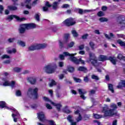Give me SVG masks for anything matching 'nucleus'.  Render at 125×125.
I'll return each mask as SVG.
<instances>
[{
	"label": "nucleus",
	"mask_w": 125,
	"mask_h": 125,
	"mask_svg": "<svg viewBox=\"0 0 125 125\" xmlns=\"http://www.w3.org/2000/svg\"><path fill=\"white\" fill-rule=\"evenodd\" d=\"M8 8H9L10 10H16V9H17V7L13 6H9Z\"/></svg>",
	"instance_id": "ea45409f"
},
{
	"label": "nucleus",
	"mask_w": 125,
	"mask_h": 125,
	"mask_svg": "<svg viewBox=\"0 0 125 125\" xmlns=\"http://www.w3.org/2000/svg\"><path fill=\"white\" fill-rule=\"evenodd\" d=\"M72 34L73 37H77L79 36V34H78L77 31H76V30H73L72 31Z\"/></svg>",
	"instance_id": "c9c22d12"
},
{
	"label": "nucleus",
	"mask_w": 125,
	"mask_h": 125,
	"mask_svg": "<svg viewBox=\"0 0 125 125\" xmlns=\"http://www.w3.org/2000/svg\"><path fill=\"white\" fill-rule=\"evenodd\" d=\"M80 110H81V109H78V110H76V111H75V115H78V114H79V117L77 119V122H80V121H82V116H81V113H80Z\"/></svg>",
	"instance_id": "4be33fe9"
},
{
	"label": "nucleus",
	"mask_w": 125,
	"mask_h": 125,
	"mask_svg": "<svg viewBox=\"0 0 125 125\" xmlns=\"http://www.w3.org/2000/svg\"><path fill=\"white\" fill-rule=\"evenodd\" d=\"M70 38V34H64L63 37V41L59 40V44L60 47H63V45H64V43H66L68 42V39Z\"/></svg>",
	"instance_id": "f8f14e48"
},
{
	"label": "nucleus",
	"mask_w": 125,
	"mask_h": 125,
	"mask_svg": "<svg viewBox=\"0 0 125 125\" xmlns=\"http://www.w3.org/2000/svg\"><path fill=\"white\" fill-rule=\"evenodd\" d=\"M125 18H123V19H119L118 20V24H120L121 27H125Z\"/></svg>",
	"instance_id": "a211bd4d"
},
{
	"label": "nucleus",
	"mask_w": 125,
	"mask_h": 125,
	"mask_svg": "<svg viewBox=\"0 0 125 125\" xmlns=\"http://www.w3.org/2000/svg\"><path fill=\"white\" fill-rule=\"evenodd\" d=\"M2 58L4 59V58H10L9 56L7 55H4L2 56Z\"/></svg>",
	"instance_id": "052dcab7"
},
{
	"label": "nucleus",
	"mask_w": 125,
	"mask_h": 125,
	"mask_svg": "<svg viewBox=\"0 0 125 125\" xmlns=\"http://www.w3.org/2000/svg\"><path fill=\"white\" fill-rule=\"evenodd\" d=\"M47 45L46 43L43 44H34L30 46L28 49L29 50H36V49H41V48H45Z\"/></svg>",
	"instance_id": "6e6552de"
},
{
	"label": "nucleus",
	"mask_w": 125,
	"mask_h": 125,
	"mask_svg": "<svg viewBox=\"0 0 125 125\" xmlns=\"http://www.w3.org/2000/svg\"><path fill=\"white\" fill-rule=\"evenodd\" d=\"M31 0H26L25 2V5L26 6V7L27 8H28L29 9H31V8H32L31 5H29V3L31 2Z\"/></svg>",
	"instance_id": "393cba45"
},
{
	"label": "nucleus",
	"mask_w": 125,
	"mask_h": 125,
	"mask_svg": "<svg viewBox=\"0 0 125 125\" xmlns=\"http://www.w3.org/2000/svg\"><path fill=\"white\" fill-rule=\"evenodd\" d=\"M89 11H90V10H83V9H80L79 10V13L80 14H83V13H86L87 12H89Z\"/></svg>",
	"instance_id": "bb28decb"
},
{
	"label": "nucleus",
	"mask_w": 125,
	"mask_h": 125,
	"mask_svg": "<svg viewBox=\"0 0 125 125\" xmlns=\"http://www.w3.org/2000/svg\"><path fill=\"white\" fill-rule=\"evenodd\" d=\"M94 33H95V34H97L98 35L100 34V32H99V30H95Z\"/></svg>",
	"instance_id": "338daca9"
},
{
	"label": "nucleus",
	"mask_w": 125,
	"mask_h": 125,
	"mask_svg": "<svg viewBox=\"0 0 125 125\" xmlns=\"http://www.w3.org/2000/svg\"><path fill=\"white\" fill-rule=\"evenodd\" d=\"M59 67H62L64 66V62H59Z\"/></svg>",
	"instance_id": "5fc2aeb1"
},
{
	"label": "nucleus",
	"mask_w": 125,
	"mask_h": 125,
	"mask_svg": "<svg viewBox=\"0 0 125 125\" xmlns=\"http://www.w3.org/2000/svg\"><path fill=\"white\" fill-rule=\"evenodd\" d=\"M75 55H77V53L70 54L68 52H64L62 54H61L59 56V58L61 60H64L65 57H69L70 61H72L75 64H80L81 62V64H84V61L82 60L81 58L80 59H77L76 57H74Z\"/></svg>",
	"instance_id": "f257e3e1"
},
{
	"label": "nucleus",
	"mask_w": 125,
	"mask_h": 125,
	"mask_svg": "<svg viewBox=\"0 0 125 125\" xmlns=\"http://www.w3.org/2000/svg\"><path fill=\"white\" fill-rule=\"evenodd\" d=\"M109 109V106L107 104H104V106L103 107V112L104 114L105 117H108L109 116H113V115H115L114 112H115V110L114 109H110L108 110Z\"/></svg>",
	"instance_id": "0eeeda50"
},
{
	"label": "nucleus",
	"mask_w": 125,
	"mask_h": 125,
	"mask_svg": "<svg viewBox=\"0 0 125 125\" xmlns=\"http://www.w3.org/2000/svg\"><path fill=\"white\" fill-rule=\"evenodd\" d=\"M100 22H107L108 21V19L105 18H101L99 19Z\"/></svg>",
	"instance_id": "4c0bfd02"
},
{
	"label": "nucleus",
	"mask_w": 125,
	"mask_h": 125,
	"mask_svg": "<svg viewBox=\"0 0 125 125\" xmlns=\"http://www.w3.org/2000/svg\"><path fill=\"white\" fill-rule=\"evenodd\" d=\"M37 1L38 0H34V1L32 3V5H36V4H37Z\"/></svg>",
	"instance_id": "0e129e2a"
},
{
	"label": "nucleus",
	"mask_w": 125,
	"mask_h": 125,
	"mask_svg": "<svg viewBox=\"0 0 125 125\" xmlns=\"http://www.w3.org/2000/svg\"><path fill=\"white\" fill-rule=\"evenodd\" d=\"M92 79L93 80H96V81L99 80V78H98V76L95 75H92Z\"/></svg>",
	"instance_id": "a18cd8bd"
},
{
	"label": "nucleus",
	"mask_w": 125,
	"mask_h": 125,
	"mask_svg": "<svg viewBox=\"0 0 125 125\" xmlns=\"http://www.w3.org/2000/svg\"><path fill=\"white\" fill-rule=\"evenodd\" d=\"M83 48H84V45L81 44L79 46V49H80V50H83Z\"/></svg>",
	"instance_id": "603ef678"
},
{
	"label": "nucleus",
	"mask_w": 125,
	"mask_h": 125,
	"mask_svg": "<svg viewBox=\"0 0 125 125\" xmlns=\"http://www.w3.org/2000/svg\"><path fill=\"white\" fill-rule=\"evenodd\" d=\"M2 81V83H0V85H3V86H11L12 88L17 85V83H16L15 81H12L11 82H9L7 78H3Z\"/></svg>",
	"instance_id": "39448f33"
},
{
	"label": "nucleus",
	"mask_w": 125,
	"mask_h": 125,
	"mask_svg": "<svg viewBox=\"0 0 125 125\" xmlns=\"http://www.w3.org/2000/svg\"><path fill=\"white\" fill-rule=\"evenodd\" d=\"M73 80L75 81V82H76V83H81V82H82V80L76 77H74Z\"/></svg>",
	"instance_id": "37998d69"
},
{
	"label": "nucleus",
	"mask_w": 125,
	"mask_h": 125,
	"mask_svg": "<svg viewBox=\"0 0 125 125\" xmlns=\"http://www.w3.org/2000/svg\"><path fill=\"white\" fill-rule=\"evenodd\" d=\"M89 45L92 49H95V48L97 47L95 46V44H94L92 42H89Z\"/></svg>",
	"instance_id": "7c9ffc66"
},
{
	"label": "nucleus",
	"mask_w": 125,
	"mask_h": 125,
	"mask_svg": "<svg viewBox=\"0 0 125 125\" xmlns=\"http://www.w3.org/2000/svg\"><path fill=\"white\" fill-rule=\"evenodd\" d=\"M27 30H30V29H35L37 25L35 23H25Z\"/></svg>",
	"instance_id": "f3484780"
},
{
	"label": "nucleus",
	"mask_w": 125,
	"mask_h": 125,
	"mask_svg": "<svg viewBox=\"0 0 125 125\" xmlns=\"http://www.w3.org/2000/svg\"><path fill=\"white\" fill-rule=\"evenodd\" d=\"M104 35L106 39L108 40H109V41H112L113 39H115V36L113 34V33H110V36L108 35V34L106 33H104Z\"/></svg>",
	"instance_id": "aec40b11"
},
{
	"label": "nucleus",
	"mask_w": 125,
	"mask_h": 125,
	"mask_svg": "<svg viewBox=\"0 0 125 125\" xmlns=\"http://www.w3.org/2000/svg\"><path fill=\"white\" fill-rule=\"evenodd\" d=\"M56 84V82L54 81V80H52L51 82L49 84V86L50 87L53 86V85H55Z\"/></svg>",
	"instance_id": "79ce46f5"
},
{
	"label": "nucleus",
	"mask_w": 125,
	"mask_h": 125,
	"mask_svg": "<svg viewBox=\"0 0 125 125\" xmlns=\"http://www.w3.org/2000/svg\"><path fill=\"white\" fill-rule=\"evenodd\" d=\"M38 118L40 120V122H42L43 123H47L48 124V125H56L55 122L52 120L47 121L45 119V116H44V113L42 112H40L38 113Z\"/></svg>",
	"instance_id": "20e7f679"
},
{
	"label": "nucleus",
	"mask_w": 125,
	"mask_h": 125,
	"mask_svg": "<svg viewBox=\"0 0 125 125\" xmlns=\"http://www.w3.org/2000/svg\"><path fill=\"white\" fill-rule=\"evenodd\" d=\"M74 44L75 43L73 42H71L70 43L68 44V47H73Z\"/></svg>",
	"instance_id": "8fccbe9b"
},
{
	"label": "nucleus",
	"mask_w": 125,
	"mask_h": 125,
	"mask_svg": "<svg viewBox=\"0 0 125 125\" xmlns=\"http://www.w3.org/2000/svg\"><path fill=\"white\" fill-rule=\"evenodd\" d=\"M67 70L70 73H73L75 71V68L72 66H69L67 68Z\"/></svg>",
	"instance_id": "473e14b6"
},
{
	"label": "nucleus",
	"mask_w": 125,
	"mask_h": 125,
	"mask_svg": "<svg viewBox=\"0 0 125 125\" xmlns=\"http://www.w3.org/2000/svg\"><path fill=\"white\" fill-rule=\"evenodd\" d=\"M89 56L90 58V62H91L93 65H96V64H97V59L95 56V54L90 53L89 54Z\"/></svg>",
	"instance_id": "ddd939ff"
},
{
	"label": "nucleus",
	"mask_w": 125,
	"mask_h": 125,
	"mask_svg": "<svg viewBox=\"0 0 125 125\" xmlns=\"http://www.w3.org/2000/svg\"><path fill=\"white\" fill-rule=\"evenodd\" d=\"M83 81L85 83H88V81H89V79H88V76L84 77Z\"/></svg>",
	"instance_id": "3c124183"
},
{
	"label": "nucleus",
	"mask_w": 125,
	"mask_h": 125,
	"mask_svg": "<svg viewBox=\"0 0 125 125\" xmlns=\"http://www.w3.org/2000/svg\"><path fill=\"white\" fill-rule=\"evenodd\" d=\"M27 30V26H26V24H21L20 25V27L19 29V32L20 34H24L25 31Z\"/></svg>",
	"instance_id": "2eb2a0df"
},
{
	"label": "nucleus",
	"mask_w": 125,
	"mask_h": 125,
	"mask_svg": "<svg viewBox=\"0 0 125 125\" xmlns=\"http://www.w3.org/2000/svg\"><path fill=\"white\" fill-rule=\"evenodd\" d=\"M2 11H3V6H2L1 5H0V13H2Z\"/></svg>",
	"instance_id": "13d9d810"
},
{
	"label": "nucleus",
	"mask_w": 125,
	"mask_h": 125,
	"mask_svg": "<svg viewBox=\"0 0 125 125\" xmlns=\"http://www.w3.org/2000/svg\"><path fill=\"white\" fill-rule=\"evenodd\" d=\"M21 91L18 90L16 92V96H21Z\"/></svg>",
	"instance_id": "c03bdc74"
},
{
	"label": "nucleus",
	"mask_w": 125,
	"mask_h": 125,
	"mask_svg": "<svg viewBox=\"0 0 125 125\" xmlns=\"http://www.w3.org/2000/svg\"><path fill=\"white\" fill-rule=\"evenodd\" d=\"M13 71L16 73H20V72L22 71V68L20 67H15L13 68Z\"/></svg>",
	"instance_id": "2f4dec72"
},
{
	"label": "nucleus",
	"mask_w": 125,
	"mask_h": 125,
	"mask_svg": "<svg viewBox=\"0 0 125 125\" xmlns=\"http://www.w3.org/2000/svg\"><path fill=\"white\" fill-rule=\"evenodd\" d=\"M63 111L65 113H66L67 114H69L71 113V111L70 110L68 109V107L66 106L64 109H63Z\"/></svg>",
	"instance_id": "58836bf2"
},
{
	"label": "nucleus",
	"mask_w": 125,
	"mask_h": 125,
	"mask_svg": "<svg viewBox=\"0 0 125 125\" xmlns=\"http://www.w3.org/2000/svg\"><path fill=\"white\" fill-rule=\"evenodd\" d=\"M117 58L118 59H120V60H125V57L123 56V55L119 54L118 55Z\"/></svg>",
	"instance_id": "f704fd0d"
},
{
	"label": "nucleus",
	"mask_w": 125,
	"mask_h": 125,
	"mask_svg": "<svg viewBox=\"0 0 125 125\" xmlns=\"http://www.w3.org/2000/svg\"><path fill=\"white\" fill-rule=\"evenodd\" d=\"M110 107L111 108H112V109H113V110H114V112H113L114 114L113 115H117V111H116L115 110V109H118V106H117V104H112L110 105Z\"/></svg>",
	"instance_id": "b1692460"
},
{
	"label": "nucleus",
	"mask_w": 125,
	"mask_h": 125,
	"mask_svg": "<svg viewBox=\"0 0 125 125\" xmlns=\"http://www.w3.org/2000/svg\"><path fill=\"white\" fill-rule=\"evenodd\" d=\"M57 69V64L56 62L49 63L43 68L44 71L47 74H53Z\"/></svg>",
	"instance_id": "7ed1b4c3"
},
{
	"label": "nucleus",
	"mask_w": 125,
	"mask_h": 125,
	"mask_svg": "<svg viewBox=\"0 0 125 125\" xmlns=\"http://www.w3.org/2000/svg\"><path fill=\"white\" fill-rule=\"evenodd\" d=\"M43 99L44 101L46 102H49L50 104H52L53 106H55L57 107V109L59 110L60 111V108H61L62 106L60 104H56L53 102H52L49 99L47 98L46 97H43Z\"/></svg>",
	"instance_id": "9d476101"
},
{
	"label": "nucleus",
	"mask_w": 125,
	"mask_h": 125,
	"mask_svg": "<svg viewBox=\"0 0 125 125\" xmlns=\"http://www.w3.org/2000/svg\"><path fill=\"white\" fill-rule=\"evenodd\" d=\"M62 24L63 25H65V26H73V25H75V24H76V21H75L74 19L69 18L65 20L62 22Z\"/></svg>",
	"instance_id": "9b49d317"
},
{
	"label": "nucleus",
	"mask_w": 125,
	"mask_h": 125,
	"mask_svg": "<svg viewBox=\"0 0 125 125\" xmlns=\"http://www.w3.org/2000/svg\"><path fill=\"white\" fill-rule=\"evenodd\" d=\"M41 16V14L37 13L35 15V18L37 21H40V16Z\"/></svg>",
	"instance_id": "a19ab883"
},
{
	"label": "nucleus",
	"mask_w": 125,
	"mask_h": 125,
	"mask_svg": "<svg viewBox=\"0 0 125 125\" xmlns=\"http://www.w3.org/2000/svg\"><path fill=\"white\" fill-rule=\"evenodd\" d=\"M99 61H105V60H110L111 62L113 64V65H115L116 64V59L112 57H109V58L107 57V56L104 55H100L99 57Z\"/></svg>",
	"instance_id": "1a4fd4ad"
},
{
	"label": "nucleus",
	"mask_w": 125,
	"mask_h": 125,
	"mask_svg": "<svg viewBox=\"0 0 125 125\" xmlns=\"http://www.w3.org/2000/svg\"><path fill=\"white\" fill-rule=\"evenodd\" d=\"M78 71H81L83 72H87V70L86 69V68L83 67V66H80L78 68Z\"/></svg>",
	"instance_id": "cd10ccee"
},
{
	"label": "nucleus",
	"mask_w": 125,
	"mask_h": 125,
	"mask_svg": "<svg viewBox=\"0 0 125 125\" xmlns=\"http://www.w3.org/2000/svg\"><path fill=\"white\" fill-rule=\"evenodd\" d=\"M13 18H15V19H16L17 21H20V22H21V21H24V20H25L24 18H20L19 17L15 15L9 16L7 18L6 20H7L8 21H11V20H12Z\"/></svg>",
	"instance_id": "4468645a"
},
{
	"label": "nucleus",
	"mask_w": 125,
	"mask_h": 125,
	"mask_svg": "<svg viewBox=\"0 0 125 125\" xmlns=\"http://www.w3.org/2000/svg\"><path fill=\"white\" fill-rule=\"evenodd\" d=\"M15 38H9L8 40V42H15Z\"/></svg>",
	"instance_id": "09e8293b"
},
{
	"label": "nucleus",
	"mask_w": 125,
	"mask_h": 125,
	"mask_svg": "<svg viewBox=\"0 0 125 125\" xmlns=\"http://www.w3.org/2000/svg\"><path fill=\"white\" fill-rule=\"evenodd\" d=\"M112 125H117V120H114L113 122Z\"/></svg>",
	"instance_id": "774afa93"
},
{
	"label": "nucleus",
	"mask_w": 125,
	"mask_h": 125,
	"mask_svg": "<svg viewBox=\"0 0 125 125\" xmlns=\"http://www.w3.org/2000/svg\"><path fill=\"white\" fill-rule=\"evenodd\" d=\"M68 121H69V123H71V125H76V122H73V120H72V116H68L67 118Z\"/></svg>",
	"instance_id": "a878e982"
},
{
	"label": "nucleus",
	"mask_w": 125,
	"mask_h": 125,
	"mask_svg": "<svg viewBox=\"0 0 125 125\" xmlns=\"http://www.w3.org/2000/svg\"><path fill=\"white\" fill-rule=\"evenodd\" d=\"M61 1V0H58V1H55L52 4V7L54 9H57L58 8V5L59 2Z\"/></svg>",
	"instance_id": "412c9836"
},
{
	"label": "nucleus",
	"mask_w": 125,
	"mask_h": 125,
	"mask_svg": "<svg viewBox=\"0 0 125 125\" xmlns=\"http://www.w3.org/2000/svg\"><path fill=\"white\" fill-rule=\"evenodd\" d=\"M46 107L47 109H52V107H51L50 106V104H46Z\"/></svg>",
	"instance_id": "6e6d98bb"
},
{
	"label": "nucleus",
	"mask_w": 125,
	"mask_h": 125,
	"mask_svg": "<svg viewBox=\"0 0 125 125\" xmlns=\"http://www.w3.org/2000/svg\"><path fill=\"white\" fill-rule=\"evenodd\" d=\"M88 36V35L87 34H84L82 36V39H83V40H85V39H86V38H87V37Z\"/></svg>",
	"instance_id": "bf43d9fd"
},
{
	"label": "nucleus",
	"mask_w": 125,
	"mask_h": 125,
	"mask_svg": "<svg viewBox=\"0 0 125 125\" xmlns=\"http://www.w3.org/2000/svg\"><path fill=\"white\" fill-rule=\"evenodd\" d=\"M18 44H19V45H21V46H22V47L26 46V43L25 42L21 41H18Z\"/></svg>",
	"instance_id": "c85d7f7f"
},
{
	"label": "nucleus",
	"mask_w": 125,
	"mask_h": 125,
	"mask_svg": "<svg viewBox=\"0 0 125 125\" xmlns=\"http://www.w3.org/2000/svg\"><path fill=\"white\" fill-rule=\"evenodd\" d=\"M93 116L95 119H101V118H103L102 115H98L97 114H94Z\"/></svg>",
	"instance_id": "72a5a7b5"
},
{
	"label": "nucleus",
	"mask_w": 125,
	"mask_h": 125,
	"mask_svg": "<svg viewBox=\"0 0 125 125\" xmlns=\"http://www.w3.org/2000/svg\"><path fill=\"white\" fill-rule=\"evenodd\" d=\"M102 10H103V11H105L107 10V7L105 6H104L102 7Z\"/></svg>",
	"instance_id": "680f3d73"
},
{
	"label": "nucleus",
	"mask_w": 125,
	"mask_h": 125,
	"mask_svg": "<svg viewBox=\"0 0 125 125\" xmlns=\"http://www.w3.org/2000/svg\"><path fill=\"white\" fill-rule=\"evenodd\" d=\"M98 16H99L100 17L104 16V13L102 11H100L98 13Z\"/></svg>",
	"instance_id": "49530a36"
},
{
	"label": "nucleus",
	"mask_w": 125,
	"mask_h": 125,
	"mask_svg": "<svg viewBox=\"0 0 125 125\" xmlns=\"http://www.w3.org/2000/svg\"><path fill=\"white\" fill-rule=\"evenodd\" d=\"M79 54H81V55H83L84 54V53H85V52H84V51H80L79 52Z\"/></svg>",
	"instance_id": "e2e57ef3"
},
{
	"label": "nucleus",
	"mask_w": 125,
	"mask_h": 125,
	"mask_svg": "<svg viewBox=\"0 0 125 125\" xmlns=\"http://www.w3.org/2000/svg\"><path fill=\"white\" fill-rule=\"evenodd\" d=\"M108 89L111 91L112 93L114 92V89L113 88V85L111 84H108Z\"/></svg>",
	"instance_id": "e433bc0d"
},
{
	"label": "nucleus",
	"mask_w": 125,
	"mask_h": 125,
	"mask_svg": "<svg viewBox=\"0 0 125 125\" xmlns=\"http://www.w3.org/2000/svg\"><path fill=\"white\" fill-rule=\"evenodd\" d=\"M38 91H39V88L37 87H30L27 91V96L29 97L34 96V98H38V97L39 96L38 95Z\"/></svg>",
	"instance_id": "423d86ee"
},
{
	"label": "nucleus",
	"mask_w": 125,
	"mask_h": 125,
	"mask_svg": "<svg viewBox=\"0 0 125 125\" xmlns=\"http://www.w3.org/2000/svg\"><path fill=\"white\" fill-rule=\"evenodd\" d=\"M118 38H121L125 40V35L124 34H117Z\"/></svg>",
	"instance_id": "de8ad7c7"
},
{
	"label": "nucleus",
	"mask_w": 125,
	"mask_h": 125,
	"mask_svg": "<svg viewBox=\"0 0 125 125\" xmlns=\"http://www.w3.org/2000/svg\"><path fill=\"white\" fill-rule=\"evenodd\" d=\"M78 92L81 95V98H82V99H83V100H85L86 98L84 97L83 94H85V93H86V91H85L83 89H79Z\"/></svg>",
	"instance_id": "dca6fc26"
},
{
	"label": "nucleus",
	"mask_w": 125,
	"mask_h": 125,
	"mask_svg": "<svg viewBox=\"0 0 125 125\" xmlns=\"http://www.w3.org/2000/svg\"><path fill=\"white\" fill-rule=\"evenodd\" d=\"M59 79L60 80H63L64 79V74H61L59 75Z\"/></svg>",
	"instance_id": "864d4df0"
},
{
	"label": "nucleus",
	"mask_w": 125,
	"mask_h": 125,
	"mask_svg": "<svg viewBox=\"0 0 125 125\" xmlns=\"http://www.w3.org/2000/svg\"><path fill=\"white\" fill-rule=\"evenodd\" d=\"M0 108H1V109H3L4 108L7 110H12L13 112L12 114V117L13 118L14 122H15V123H16L17 122V119L20 118V114H19L17 110L15 108H10L8 107L7 104H6V103L4 102H0Z\"/></svg>",
	"instance_id": "f03ea898"
},
{
	"label": "nucleus",
	"mask_w": 125,
	"mask_h": 125,
	"mask_svg": "<svg viewBox=\"0 0 125 125\" xmlns=\"http://www.w3.org/2000/svg\"><path fill=\"white\" fill-rule=\"evenodd\" d=\"M62 8H67V7H69V5L68 4H64L62 5Z\"/></svg>",
	"instance_id": "4d7b16f0"
},
{
	"label": "nucleus",
	"mask_w": 125,
	"mask_h": 125,
	"mask_svg": "<svg viewBox=\"0 0 125 125\" xmlns=\"http://www.w3.org/2000/svg\"><path fill=\"white\" fill-rule=\"evenodd\" d=\"M28 81L32 84H35V83H36V82L37 81V78H36V77H30V78H28Z\"/></svg>",
	"instance_id": "6ab92c4d"
},
{
	"label": "nucleus",
	"mask_w": 125,
	"mask_h": 125,
	"mask_svg": "<svg viewBox=\"0 0 125 125\" xmlns=\"http://www.w3.org/2000/svg\"><path fill=\"white\" fill-rule=\"evenodd\" d=\"M29 73V70H24L22 72V74L25 75V74H28Z\"/></svg>",
	"instance_id": "69168bd1"
},
{
	"label": "nucleus",
	"mask_w": 125,
	"mask_h": 125,
	"mask_svg": "<svg viewBox=\"0 0 125 125\" xmlns=\"http://www.w3.org/2000/svg\"><path fill=\"white\" fill-rule=\"evenodd\" d=\"M51 7V5L49 4V2H46L45 6L43 7V10L44 11H47L48 10V7Z\"/></svg>",
	"instance_id": "5701e85b"
},
{
	"label": "nucleus",
	"mask_w": 125,
	"mask_h": 125,
	"mask_svg": "<svg viewBox=\"0 0 125 125\" xmlns=\"http://www.w3.org/2000/svg\"><path fill=\"white\" fill-rule=\"evenodd\" d=\"M9 48H8L6 49V51L7 53L10 54V53H15L16 52V49L14 48L12 49V50H9Z\"/></svg>",
	"instance_id": "c756f323"
}]
</instances>
